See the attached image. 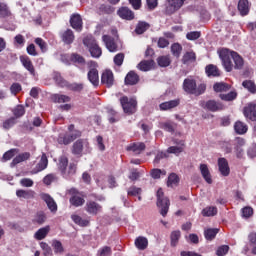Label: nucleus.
I'll use <instances>...</instances> for the list:
<instances>
[{
    "label": "nucleus",
    "instance_id": "17",
    "mask_svg": "<svg viewBox=\"0 0 256 256\" xmlns=\"http://www.w3.org/2000/svg\"><path fill=\"white\" fill-rule=\"evenodd\" d=\"M197 87V82L194 79L186 78L183 82V89L186 93L190 95L195 94V88Z\"/></svg>",
    "mask_w": 256,
    "mask_h": 256
},
{
    "label": "nucleus",
    "instance_id": "20",
    "mask_svg": "<svg viewBox=\"0 0 256 256\" xmlns=\"http://www.w3.org/2000/svg\"><path fill=\"white\" fill-rule=\"evenodd\" d=\"M224 108L223 104L215 100L207 101L204 106V109H208V111H212L213 113H215V111H223Z\"/></svg>",
    "mask_w": 256,
    "mask_h": 256
},
{
    "label": "nucleus",
    "instance_id": "63",
    "mask_svg": "<svg viewBox=\"0 0 256 256\" xmlns=\"http://www.w3.org/2000/svg\"><path fill=\"white\" fill-rule=\"evenodd\" d=\"M20 185H21V187H33L34 182L30 178H22L20 180Z\"/></svg>",
    "mask_w": 256,
    "mask_h": 256
},
{
    "label": "nucleus",
    "instance_id": "62",
    "mask_svg": "<svg viewBox=\"0 0 256 256\" xmlns=\"http://www.w3.org/2000/svg\"><path fill=\"white\" fill-rule=\"evenodd\" d=\"M123 61H125V54H123V53H118V54L114 57V63H115V65H117L118 67H121V65H123Z\"/></svg>",
    "mask_w": 256,
    "mask_h": 256
},
{
    "label": "nucleus",
    "instance_id": "56",
    "mask_svg": "<svg viewBox=\"0 0 256 256\" xmlns=\"http://www.w3.org/2000/svg\"><path fill=\"white\" fill-rule=\"evenodd\" d=\"M161 175H167V172L157 168L151 170L152 179H161Z\"/></svg>",
    "mask_w": 256,
    "mask_h": 256
},
{
    "label": "nucleus",
    "instance_id": "30",
    "mask_svg": "<svg viewBox=\"0 0 256 256\" xmlns=\"http://www.w3.org/2000/svg\"><path fill=\"white\" fill-rule=\"evenodd\" d=\"M49 231H51V227H49V226L40 228L34 234V238H36L37 241H43V239H45V237H47V235H49Z\"/></svg>",
    "mask_w": 256,
    "mask_h": 256
},
{
    "label": "nucleus",
    "instance_id": "1",
    "mask_svg": "<svg viewBox=\"0 0 256 256\" xmlns=\"http://www.w3.org/2000/svg\"><path fill=\"white\" fill-rule=\"evenodd\" d=\"M218 55L227 73H231L233 69L241 71V69L245 67V59H243V57L240 56V54L236 51L230 50L228 48H221L218 50Z\"/></svg>",
    "mask_w": 256,
    "mask_h": 256
},
{
    "label": "nucleus",
    "instance_id": "55",
    "mask_svg": "<svg viewBox=\"0 0 256 256\" xmlns=\"http://www.w3.org/2000/svg\"><path fill=\"white\" fill-rule=\"evenodd\" d=\"M108 121L109 123H117V121H119V115H117L115 110H108Z\"/></svg>",
    "mask_w": 256,
    "mask_h": 256
},
{
    "label": "nucleus",
    "instance_id": "2",
    "mask_svg": "<svg viewBox=\"0 0 256 256\" xmlns=\"http://www.w3.org/2000/svg\"><path fill=\"white\" fill-rule=\"evenodd\" d=\"M58 169L64 179H71L77 173V162H71L66 156H61L58 160Z\"/></svg>",
    "mask_w": 256,
    "mask_h": 256
},
{
    "label": "nucleus",
    "instance_id": "52",
    "mask_svg": "<svg viewBox=\"0 0 256 256\" xmlns=\"http://www.w3.org/2000/svg\"><path fill=\"white\" fill-rule=\"evenodd\" d=\"M179 183V176L177 174L172 173L168 177L167 185L168 187H175Z\"/></svg>",
    "mask_w": 256,
    "mask_h": 256
},
{
    "label": "nucleus",
    "instance_id": "47",
    "mask_svg": "<svg viewBox=\"0 0 256 256\" xmlns=\"http://www.w3.org/2000/svg\"><path fill=\"white\" fill-rule=\"evenodd\" d=\"M16 124H17V119L15 117H11V118L6 119L3 122L2 127L6 131H9V129H11V127L15 126Z\"/></svg>",
    "mask_w": 256,
    "mask_h": 256
},
{
    "label": "nucleus",
    "instance_id": "51",
    "mask_svg": "<svg viewBox=\"0 0 256 256\" xmlns=\"http://www.w3.org/2000/svg\"><path fill=\"white\" fill-rule=\"evenodd\" d=\"M17 153H19V149L13 148V149L8 150L3 155L4 161H11V159H13V157H15V155H17Z\"/></svg>",
    "mask_w": 256,
    "mask_h": 256
},
{
    "label": "nucleus",
    "instance_id": "5",
    "mask_svg": "<svg viewBox=\"0 0 256 256\" xmlns=\"http://www.w3.org/2000/svg\"><path fill=\"white\" fill-rule=\"evenodd\" d=\"M102 41L105 43L106 48L110 53L119 51V47H121V40H119V35L117 34H114L113 36L104 35Z\"/></svg>",
    "mask_w": 256,
    "mask_h": 256
},
{
    "label": "nucleus",
    "instance_id": "57",
    "mask_svg": "<svg viewBox=\"0 0 256 256\" xmlns=\"http://www.w3.org/2000/svg\"><path fill=\"white\" fill-rule=\"evenodd\" d=\"M41 249L44 251V256H51L53 255V250L51 249V246L45 242L40 243Z\"/></svg>",
    "mask_w": 256,
    "mask_h": 256
},
{
    "label": "nucleus",
    "instance_id": "37",
    "mask_svg": "<svg viewBox=\"0 0 256 256\" xmlns=\"http://www.w3.org/2000/svg\"><path fill=\"white\" fill-rule=\"evenodd\" d=\"M45 221H47V216L45 215V212H43V211L37 212L34 215V218L32 219V223H36L37 225H43V223H45Z\"/></svg>",
    "mask_w": 256,
    "mask_h": 256
},
{
    "label": "nucleus",
    "instance_id": "40",
    "mask_svg": "<svg viewBox=\"0 0 256 256\" xmlns=\"http://www.w3.org/2000/svg\"><path fill=\"white\" fill-rule=\"evenodd\" d=\"M71 219H72V221H74L76 223V225H79L80 227H88V225H89V220H85L77 214H73L71 216Z\"/></svg>",
    "mask_w": 256,
    "mask_h": 256
},
{
    "label": "nucleus",
    "instance_id": "64",
    "mask_svg": "<svg viewBox=\"0 0 256 256\" xmlns=\"http://www.w3.org/2000/svg\"><path fill=\"white\" fill-rule=\"evenodd\" d=\"M111 247L109 246H104L99 250L98 256H111Z\"/></svg>",
    "mask_w": 256,
    "mask_h": 256
},
{
    "label": "nucleus",
    "instance_id": "39",
    "mask_svg": "<svg viewBox=\"0 0 256 256\" xmlns=\"http://www.w3.org/2000/svg\"><path fill=\"white\" fill-rule=\"evenodd\" d=\"M58 143L59 145H69L70 143H73L71 136H69V132L59 134Z\"/></svg>",
    "mask_w": 256,
    "mask_h": 256
},
{
    "label": "nucleus",
    "instance_id": "48",
    "mask_svg": "<svg viewBox=\"0 0 256 256\" xmlns=\"http://www.w3.org/2000/svg\"><path fill=\"white\" fill-rule=\"evenodd\" d=\"M12 113L14 118L19 119V117H23L25 115V107L23 105H17L13 110Z\"/></svg>",
    "mask_w": 256,
    "mask_h": 256
},
{
    "label": "nucleus",
    "instance_id": "23",
    "mask_svg": "<svg viewBox=\"0 0 256 256\" xmlns=\"http://www.w3.org/2000/svg\"><path fill=\"white\" fill-rule=\"evenodd\" d=\"M134 245L139 251H145L149 247V240L144 236H139L135 239Z\"/></svg>",
    "mask_w": 256,
    "mask_h": 256
},
{
    "label": "nucleus",
    "instance_id": "25",
    "mask_svg": "<svg viewBox=\"0 0 256 256\" xmlns=\"http://www.w3.org/2000/svg\"><path fill=\"white\" fill-rule=\"evenodd\" d=\"M125 85H137L139 83V75L135 71H130L125 77Z\"/></svg>",
    "mask_w": 256,
    "mask_h": 256
},
{
    "label": "nucleus",
    "instance_id": "14",
    "mask_svg": "<svg viewBox=\"0 0 256 256\" xmlns=\"http://www.w3.org/2000/svg\"><path fill=\"white\" fill-rule=\"evenodd\" d=\"M117 15L121 17V19H125L126 21H133L135 19V13L129 9V7H121L117 11Z\"/></svg>",
    "mask_w": 256,
    "mask_h": 256
},
{
    "label": "nucleus",
    "instance_id": "35",
    "mask_svg": "<svg viewBox=\"0 0 256 256\" xmlns=\"http://www.w3.org/2000/svg\"><path fill=\"white\" fill-rule=\"evenodd\" d=\"M215 93H225L231 89V86L225 82L215 83L213 86Z\"/></svg>",
    "mask_w": 256,
    "mask_h": 256
},
{
    "label": "nucleus",
    "instance_id": "54",
    "mask_svg": "<svg viewBox=\"0 0 256 256\" xmlns=\"http://www.w3.org/2000/svg\"><path fill=\"white\" fill-rule=\"evenodd\" d=\"M100 13H106L107 15H111V13L115 12V8H113L111 5L102 4L99 7Z\"/></svg>",
    "mask_w": 256,
    "mask_h": 256
},
{
    "label": "nucleus",
    "instance_id": "38",
    "mask_svg": "<svg viewBox=\"0 0 256 256\" xmlns=\"http://www.w3.org/2000/svg\"><path fill=\"white\" fill-rule=\"evenodd\" d=\"M149 29H151L150 23L139 21L135 28V33H145V31H149Z\"/></svg>",
    "mask_w": 256,
    "mask_h": 256
},
{
    "label": "nucleus",
    "instance_id": "12",
    "mask_svg": "<svg viewBox=\"0 0 256 256\" xmlns=\"http://www.w3.org/2000/svg\"><path fill=\"white\" fill-rule=\"evenodd\" d=\"M41 199L46 203L48 209L52 212V213H57V203L55 202V200L53 199V197H51V195L47 194V193H42L40 195Z\"/></svg>",
    "mask_w": 256,
    "mask_h": 256
},
{
    "label": "nucleus",
    "instance_id": "28",
    "mask_svg": "<svg viewBox=\"0 0 256 256\" xmlns=\"http://www.w3.org/2000/svg\"><path fill=\"white\" fill-rule=\"evenodd\" d=\"M18 199H35V191L19 189L16 191Z\"/></svg>",
    "mask_w": 256,
    "mask_h": 256
},
{
    "label": "nucleus",
    "instance_id": "45",
    "mask_svg": "<svg viewBox=\"0 0 256 256\" xmlns=\"http://www.w3.org/2000/svg\"><path fill=\"white\" fill-rule=\"evenodd\" d=\"M181 51H183V46L179 43H174L171 46V53L174 57H181Z\"/></svg>",
    "mask_w": 256,
    "mask_h": 256
},
{
    "label": "nucleus",
    "instance_id": "7",
    "mask_svg": "<svg viewBox=\"0 0 256 256\" xmlns=\"http://www.w3.org/2000/svg\"><path fill=\"white\" fill-rule=\"evenodd\" d=\"M120 103L124 113L128 115H133L137 111V100L133 98L129 99L127 96H123L120 98Z\"/></svg>",
    "mask_w": 256,
    "mask_h": 256
},
{
    "label": "nucleus",
    "instance_id": "29",
    "mask_svg": "<svg viewBox=\"0 0 256 256\" xmlns=\"http://www.w3.org/2000/svg\"><path fill=\"white\" fill-rule=\"evenodd\" d=\"M9 17H13L11 9H9V6L6 3L0 2V18L9 19Z\"/></svg>",
    "mask_w": 256,
    "mask_h": 256
},
{
    "label": "nucleus",
    "instance_id": "27",
    "mask_svg": "<svg viewBox=\"0 0 256 256\" xmlns=\"http://www.w3.org/2000/svg\"><path fill=\"white\" fill-rule=\"evenodd\" d=\"M127 151H132L136 155H139L142 151H145V143L136 142L127 146Z\"/></svg>",
    "mask_w": 256,
    "mask_h": 256
},
{
    "label": "nucleus",
    "instance_id": "46",
    "mask_svg": "<svg viewBox=\"0 0 256 256\" xmlns=\"http://www.w3.org/2000/svg\"><path fill=\"white\" fill-rule=\"evenodd\" d=\"M172 247H177V243H179V239H181V231L175 230L171 233L170 236Z\"/></svg>",
    "mask_w": 256,
    "mask_h": 256
},
{
    "label": "nucleus",
    "instance_id": "43",
    "mask_svg": "<svg viewBox=\"0 0 256 256\" xmlns=\"http://www.w3.org/2000/svg\"><path fill=\"white\" fill-rule=\"evenodd\" d=\"M217 233H219V229L208 228L204 231L205 239H207V241H211L215 239Z\"/></svg>",
    "mask_w": 256,
    "mask_h": 256
},
{
    "label": "nucleus",
    "instance_id": "34",
    "mask_svg": "<svg viewBox=\"0 0 256 256\" xmlns=\"http://www.w3.org/2000/svg\"><path fill=\"white\" fill-rule=\"evenodd\" d=\"M153 65H155L153 60H143L138 64L137 68L140 71H151L153 69Z\"/></svg>",
    "mask_w": 256,
    "mask_h": 256
},
{
    "label": "nucleus",
    "instance_id": "22",
    "mask_svg": "<svg viewBox=\"0 0 256 256\" xmlns=\"http://www.w3.org/2000/svg\"><path fill=\"white\" fill-rule=\"evenodd\" d=\"M29 159H31V153L22 152L12 160L11 166L15 167V165H19V163H23L24 161H29Z\"/></svg>",
    "mask_w": 256,
    "mask_h": 256
},
{
    "label": "nucleus",
    "instance_id": "53",
    "mask_svg": "<svg viewBox=\"0 0 256 256\" xmlns=\"http://www.w3.org/2000/svg\"><path fill=\"white\" fill-rule=\"evenodd\" d=\"M220 99H222V101H235V99H237V92L232 91L228 94H220Z\"/></svg>",
    "mask_w": 256,
    "mask_h": 256
},
{
    "label": "nucleus",
    "instance_id": "4",
    "mask_svg": "<svg viewBox=\"0 0 256 256\" xmlns=\"http://www.w3.org/2000/svg\"><path fill=\"white\" fill-rule=\"evenodd\" d=\"M157 207L160 209V214L162 217H166L167 213H169V206L171 205V202H169V198L165 197V194L163 193V189L159 188L157 193Z\"/></svg>",
    "mask_w": 256,
    "mask_h": 256
},
{
    "label": "nucleus",
    "instance_id": "18",
    "mask_svg": "<svg viewBox=\"0 0 256 256\" xmlns=\"http://www.w3.org/2000/svg\"><path fill=\"white\" fill-rule=\"evenodd\" d=\"M180 103H181L180 99L163 102L159 105V109L160 111H171V109H175V107H179Z\"/></svg>",
    "mask_w": 256,
    "mask_h": 256
},
{
    "label": "nucleus",
    "instance_id": "41",
    "mask_svg": "<svg viewBox=\"0 0 256 256\" xmlns=\"http://www.w3.org/2000/svg\"><path fill=\"white\" fill-rule=\"evenodd\" d=\"M203 217H215L217 215V207L208 206L202 210Z\"/></svg>",
    "mask_w": 256,
    "mask_h": 256
},
{
    "label": "nucleus",
    "instance_id": "11",
    "mask_svg": "<svg viewBox=\"0 0 256 256\" xmlns=\"http://www.w3.org/2000/svg\"><path fill=\"white\" fill-rule=\"evenodd\" d=\"M183 3H185V0H167L165 14L173 15L175 11H179L183 7Z\"/></svg>",
    "mask_w": 256,
    "mask_h": 256
},
{
    "label": "nucleus",
    "instance_id": "24",
    "mask_svg": "<svg viewBox=\"0 0 256 256\" xmlns=\"http://www.w3.org/2000/svg\"><path fill=\"white\" fill-rule=\"evenodd\" d=\"M200 172L204 181H206V183L211 185V183H213V179L211 178V172L209 171V166H207V164H200Z\"/></svg>",
    "mask_w": 256,
    "mask_h": 256
},
{
    "label": "nucleus",
    "instance_id": "13",
    "mask_svg": "<svg viewBox=\"0 0 256 256\" xmlns=\"http://www.w3.org/2000/svg\"><path fill=\"white\" fill-rule=\"evenodd\" d=\"M218 169L223 177H229L231 168H229V162L225 158L218 159Z\"/></svg>",
    "mask_w": 256,
    "mask_h": 256
},
{
    "label": "nucleus",
    "instance_id": "42",
    "mask_svg": "<svg viewBox=\"0 0 256 256\" xmlns=\"http://www.w3.org/2000/svg\"><path fill=\"white\" fill-rule=\"evenodd\" d=\"M242 87H244V89H247L249 93H252V94L256 93V85H255V82H253L252 80L243 81Z\"/></svg>",
    "mask_w": 256,
    "mask_h": 256
},
{
    "label": "nucleus",
    "instance_id": "59",
    "mask_svg": "<svg viewBox=\"0 0 256 256\" xmlns=\"http://www.w3.org/2000/svg\"><path fill=\"white\" fill-rule=\"evenodd\" d=\"M62 40L66 43V45H71V43H73L75 40V36L73 33H64L62 35Z\"/></svg>",
    "mask_w": 256,
    "mask_h": 256
},
{
    "label": "nucleus",
    "instance_id": "44",
    "mask_svg": "<svg viewBox=\"0 0 256 256\" xmlns=\"http://www.w3.org/2000/svg\"><path fill=\"white\" fill-rule=\"evenodd\" d=\"M185 149V143L181 142L180 146H171L168 148V153H173L174 155H179L180 153H183Z\"/></svg>",
    "mask_w": 256,
    "mask_h": 256
},
{
    "label": "nucleus",
    "instance_id": "32",
    "mask_svg": "<svg viewBox=\"0 0 256 256\" xmlns=\"http://www.w3.org/2000/svg\"><path fill=\"white\" fill-rule=\"evenodd\" d=\"M238 11L242 16L249 15V0H239Z\"/></svg>",
    "mask_w": 256,
    "mask_h": 256
},
{
    "label": "nucleus",
    "instance_id": "26",
    "mask_svg": "<svg viewBox=\"0 0 256 256\" xmlns=\"http://www.w3.org/2000/svg\"><path fill=\"white\" fill-rule=\"evenodd\" d=\"M20 61L23 67H25V69H27L31 75H35V67L33 66V62H31L29 56L20 57Z\"/></svg>",
    "mask_w": 256,
    "mask_h": 256
},
{
    "label": "nucleus",
    "instance_id": "3",
    "mask_svg": "<svg viewBox=\"0 0 256 256\" xmlns=\"http://www.w3.org/2000/svg\"><path fill=\"white\" fill-rule=\"evenodd\" d=\"M83 45L88 48L91 56L95 59H99V57L103 55V50L101 49L99 44H97V40H95L93 36L88 35L87 37H85L83 39Z\"/></svg>",
    "mask_w": 256,
    "mask_h": 256
},
{
    "label": "nucleus",
    "instance_id": "49",
    "mask_svg": "<svg viewBox=\"0 0 256 256\" xmlns=\"http://www.w3.org/2000/svg\"><path fill=\"white\" fill-rule=\"evenodd\" d=\"M197 59L195 52L190 51L186 52L182 58L183 63H193Z\"/></svg>",
    "mask_w": 256,
    "mask_h": 256
},
{
    "label": "nucleus",
    "instance_id": "31",
    "mask_svg": "<svg viewBox=\"0 0 256 256\" xmlns=\"http://www.w3.org/2000/svg\"><path fill=\"white\" fill-rule=\"evenodd\" d=\"M248 130H249V127L244 122H241V121L235 122L234 131L235 133H237V135H245V133H247Z\"/></svg>",
    "mask_w": 256,
    "mask_h": 256
},
{
    "label": "nucleus",
    "instance_id": "8",
    "mask_svg": "<svg viewBox=\"0 0 256 256\" xmlns=\"http://www.w3.org/2000/svg\"><path fill=\"white\" fill-rule=\"evenodd\" d=\"M88 81L94 85V87H97L99 85V71L97 70V63L94 61L88 62Z\"/></svg>",
    "mask_w": 256,
    "mask_h": 256
},
{
    "label": "nucleus",
    "instance_id": "6",
    "mask_svg": "<svg viewBox=\"0 0 256 256\" xmlns=\"http://www.w3.org/2000/svg\"><path fill=\"white\" fill-rule=\"evenodd\" d=\"M68 195H70V205L73 207H83L85 205V196L77 189L71 188L68 190Z\"/></svg>",
    "mask_w": 256,
    "mask_h": 256
},
{
    "label": "nucleus",
    "instance_id": "50",
    "mask_svg": "<svg viewBox=\"0 0 256 256\" xmlns=\"http://www.w3.org/2000/svg\"><path fill=\"white\" fill-rule=\"evenodd\" d=\"M157 62L160 67H169L171 65V58L169 56H160Z\"/></svg>",
    "mask_w": 256,
    "mask_h": 256
},
{
    "label": "nucleus",
    "instance_id": "33",
    "mask_svg": "<svg viewBox=\"0 0 256 256\" xmlns=\"http://www.w3.org/2000/svg\"><path fill=\"white\" fill-rule=\"evenodd\" d=\"M205 73L208 77H219L221 73L219 72V68L216 65L209 64L205 68Z\"/></svg>",
    "mask_w": 256,
    "mask_h": 256
},
{
    "label": "nucleus",
    "instance_id": "36",
    "mask_svg": "<svg viewBox=\"0 0 256 256\" xmlns=\"http://www.w3.org/2000/svg\"><path fill=\"white\" fill-rule=\"evenodd\" d=\"M51 99L53 103H69V101H71L69 96L63 94H53Z\"/></svg>",
    "mask_w": 256,
    "mask_h": 256
},
{
    "label": "nucleus",
    "instance_id": "61",
    "mask_svg": "<svg viewBox=\"0 0 256 256\" xmlns=\"http://www.w3.org/2000/svg\"><path fill=\"white\" fill-rule=\"evenodd\" d=\"M35 43L36 45H38V47H40L42 53H45L47 51V42H45L43 39L36 38Z\"/></svg>",
    "mask_w": 256,
    "mask_h": 256
},
{
    "label": "nucleus",
    "instance_id": "15",
    "mask_svg": "<svg viewBox=\"0 0 256 256\" xmlns=\"http://www.w3.org/2000/svg\"><path fill=\"white\" fill-rule=\"evenodd\" d=\"M101 83L103 85H107L108 87H113V83H115V78L111 70H106L102 73Z\"/></svg>",
    "mask_w": 256,
    "mask_h": 256
},
{
    "label": "nucleus",
    "instance_id": "21",
    "mask_svg": "<svg viewBox=\"0 0 256 256\" xmlns=\"http://www.w3.org/2000/svg\"><path fill=\"white\" fill-rule=\"evenodd\" d=\"M244 116L250 121H256V103L249 104L244 108Z\"/></svg>",
    "mask_w": 256,
    "mask_h": 256
},
{
    "label": "nucleus",
    "instance_id": "16",
    "mask_svg": "<svg viewBox=\"0 0 256 256\" xmlns=\"http://www.w3.org/2000/svg\"><path fill=\"white\" fill-rule=\"evenodd\" d=\"M71 27L75 29V31H82L83 29V19L79 14H73L70 18Z\"/></svg>",
    "mask_w": 256,
    "mask_h": 256
},
{
    "label": "nucleus",
    "instance_id": "10",
    "mask_svg": "<svg viewBox=\"0 0 256 256\" xmlns=\"http://www.w3.org/2000/svg\"><path fill=\"white\" fill-rule=\"evenodd\" d=\"M84 209L88 215L96 216L103 213V206L93 200H88Z\"/></svg>",
    "mask_w": 256,
    "mask_h": 256
},
{
    "label": "nucleus",
    "instance_id": "9",
    "mask_svg": "<svg viewBox=\"0 0 256 256\" xmlns=\"http://www.w3.org/2000/svg\"><path fill=\"white\" fill-rule=\"evenodd\" d=\"M83 151H86V153H88L89 141L85 139H79L76 142H74L72 146L73 155H78L79 157H81V155H83Z\"/></svg>",
    "mask_w": 256,
    "mask_h": 256
},
{
    "label": "nucleus",
    "instance_id": "19",
    "mask_svg": "<svg viewBox=\"0 0 256 256\" xmlns=\"http://www.w3.org/2000/svg\"><path fill=\"white\" fill-rule=\"evenodd\" d=\"M47 165H49V160L47 159V155L44 153L42 154L39 163L36 165V169L32 170L31 174L35 175L37 173H40V171H45V169H47Z\"/></svg>",
    "mask_w": 256,
    "mask_h": 256
},
{
    "label": "nucleus",
    "instance_id": "58",
    "mask_svg": "<svg viewBox=\"0 0 256 256\" xmlns=\"http://www.w3.org/2000/svg\"><path fill=\"white\" fill-rule=\"evenodd\" d=\"M52 247L54 249V253H63L64 251L63 244L61 243V241L54 240L52 242Z\"/></svg>",
    "mask_w": 256,
    "mask_h": 256
},
{
    "label": "nucleus",
    "instance_id": "60",
    "mask_svg": "<svg viewBox=\"0 0 256 256\" xmlns=\"http://www.w3.org/2000/svg\"><path fill=\"white\" fill-rule=\"evenodd\" d=\"M129 197H137V195H141V188L132 186L127 191Z\"/></svg>",
    "mask_w": 256,
    "mask_h": 256
}]
</instances>
